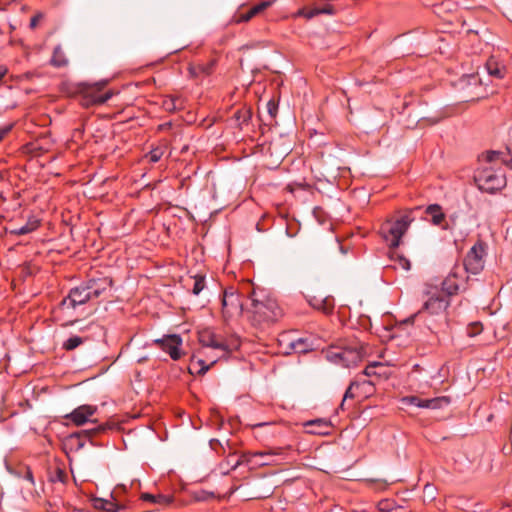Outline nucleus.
<instances>
[{
	"instance_id": "obj_1",
	"label": "nucleus",
	"mask_w": 512,
	"mask_h": 512,
	"mask_svg": "<svg viewBox=\"0 0 512 512\" xmlns=\"http://www.w3.org/2000/svg\"><path fill=\"white\" fill-rule=\"evenodd\" d=\"M496 160H500L512 168V130L506 152L488 151L479 158L481 166L476 171L474 179L478 188L487 193H495L506 186L504 172L500 168L492 166Z\"/></svg>"
},
{
	"instance_id": "obj_2",
	"label": "nucleus",
	"mask_w": 512,
	"mask_h": 512,
	"mask_svg": "<svg viewBox=\"0 0 512 512\" xmlns=\"http://www.w3.org/2000/svg\"><path fill=\"white\" fill-rule=\"evenodd\" d=\"M427 296L422 308L405 319L404 323H413L417 317H422L429 329H433V326H440L447 322V309L450 305V298L443 292L436 291L431 294L428 293Z\"/></svg>"
},
{
	"instance_id": "obj_3",
	"label": "nucleus",
	"mask_w": 512,
	"mask_h": 512,
	"mask_svg": "<svg viewBox=\"0 0 512 512\" xmlns=\"http://www.w3.org/2000/svg\"><path fill=\"white\" fill-rule=\"evenodd\" d=\"M249 311L254 326L270 325L283 316V311L274 298L266 295L259 297L255 292L251 299Z\"/></svg>"
},
{
	"instance_id": "obj_4",
	"label": "nucleus",
	"mask_w": 512,
	"mask_h": 512,
	"mask_svg": "<svg viewBox=\"0 0 512 512\" xmlns=\"http://www.w3.org/2000/svg\"><path fill=\"white\" fill-rule=\"evenodd\" d=\"M367 354V348L360 342H353L343 347H333L326 353L328 361L342 365L343 367H351L357 365Z\"/></svg>"
},
{
	"instance_id": "obj_5",
	"label": "nucleus",
	"mask_w": 512,
	"mask_h": 512,
	"mask_svg": "<svg viewBox=\"0 0 512 512\" xmlns=\"http://www.w3.org/2000/svg\"><path fill=\"white\" fill-rule=\"evenodd\" d=\"M412 221L411 214L406 213L396 220L385 221L381 225L379 233L391 248H397Z\"/></svg>"
},
{
	"instance_id": "obj_6",
	"label": "nucleus",
	"mask_w": 512,
	"mask_h": 512,
	"mask_svg": "<svg viewBox=\"0 0 512 512\" xmlns=\"http://www.w3.org/2000/svg\"><path fill=\"white\" fill-rule=\"evenodd\" d=\"M282 454V448H274L267 451L245 452L233 464L232 468L236 469L243 464L250 465L251 467L271 465L275 462L273 459L274 456Z\"/></svg>"
},
{
	"instance_id": "obj_7",
	"label": "nucleus",
	"mask_w": 512,
	"mask_h": 512,
	"mask_svg": "<svg viewBox=\"0 0 512 512\" xmlns=\"http://www.w3.org/2000/svg\"><path fill=\"white\" fill-rule=\"evenodd\" d=\"M243 312V302L236 288L228 287L223 292L222 313L225 319L240 316Z\"/></svg>"
},
{
	"instance_id": "obj_8",
	"label": "nucleus",
	"mask_w": 512,
	"mask_h": 512,
	"mask_svg": "<svg viewBox=\"0 0 512 512\" xmlns=\"http://www.w3.org/2000/svg\"><path fill=\"white\" fill-rule=\"evenodd\" d=\"M182 338L178 334H168L161 338L152 340L151 343L146 344L148 347L157 346L171 357L173 360H179L182 357Z\"/></svg>"
},
{
	"instance_id": "obj_9",
	"label": "nucleus",
	"mask_w": 512,
	"mask_h": 512,
	"mask_svg": "<svg viewBox=\"0 0 512 512\" xmlns=\"http://www.w3.org/2000/svg\"><path fill=\"white\" fill-rule=\"evenodd\" d=\"M486 244L482 241L475 243L464 258V266L467 272L478 274L484 267Z\"/></svg>"
},
{
	"instance_id": "obj_10",
	"label": "nucleus",
	"mask_w": 512,
	"mask_h": 512,
	"mask_svg": "<svg viewBox=\"0 0 512 512\" xmlns=\"http://www.w3.org/2000/svg\"><path fill=\"white\" fill-rule=\"evenodd\" d=\"M199 342L203 347H209L222 352V355L230 353L237 348L236 343H229L222 336L215 334L211 330H204L199 333Z\"/></svg>"
},
{
	"instance_id": "obj_11",
	"label": "nucleus",
	"mask_w": 512,
	"mask_h": 512,
	"mask_svg": "<svg viewBox=\"0 0 512 512\" xmlns=\"http://www.w3.org/2000/svg\"><path fill=\"white\" fill-rule=\"evenodd\" d=\"M93 300L91 293L84 283L72 288L68 295L61 301L60 308L62 310L76 309L80 305H84L88 301Z\"/></svg>"
},
{
	"instance_id": "obj_12",
	"label": "nucleus",
	"mask_w": 512,
	"mask_h": 512,
	"mask_svg": "<svg viewBox=\"0 0 512 512\" xmlns=\"http://www.w3.org/2000/svg\"><path fill=\"white\" fill-rule=\"evenodd\" d=\"M98 408L92 405H81L75 408L72 412L65 415V418L73 423L75 426H83L86 423H96L97 421L92 417L96 414Z\"/></svg>"
},
{
	"instance_id": "obj_13",
	"label": "nucleus",
	"mask_w": 512,
	"mask_h": 512,
	"mask_svg": "<svg viewBox=\"0 0 512 512\" xmlns=\"http://www.w3.org/2000/svg\"><path fill=\"white\" fill-rule=\"evenodd\" d=\"M279 342L280 345H286L287 349H289L285 350L286 354L291 352L304 354L313 350V343L307 338H292L288 333L281 335Z\"/></svg>"
},
{
	"instance_id": "obj_14",
	"label": "nucleus",
	"mask_w": 512,
	"mask_h": 512,
	"mask_svg": "<svg viewBox=\"0 0 512 512\" xmlns=\"http://www.w3.org/2000/svg\"><path fill=\"white\" fill-rule=\"evenodd\" d=\"M112 279L109 277L91 278L85 282L93 299L105 295L112 287Z\"/></svg>"
},
{
	"instance_id": "obj_15",
	"label": "nucleus",
	"mask_w": 512,
	"mask_h": 512,
	"mask_svg": "<svg viewBox=\"0 0 512 512\" xmlns=\"http://www.w3.org/2000/svg\"><path fill=\"white\" fill-rule=\"evenodd\" d=\"M106 81H101L98 83H95L93 87L88 90L87 96L89 99L87 100L86 104H102L108 101L112 97L111 92H106L104 94H99L101 89L106 85Z\"/></svg>"
},
{
	"instance_id": "obj_16",
	"label": "nucleus",
	"mask_w": 512,
	"mask_h": 512,
	"mask_svg": "<svg viewBox=\"0 0 512 512\" xmlns=\"http://www.w3.org/2000/svg\"><path fill=\"white\" fill-rule=\"evenodd\" d=\"M485 69L489 76L496 79H502L506 74V66L495 56H491L486 61Z\"/></svg>"
},
{
	"instance_id": "obj_17",
	"label": "nucleus",
	"mask_w": 512,
	"mask_h": 512,
	"mask_svg": "<svg viewBox=\"0 0 512 512\" xmlns=\"http://www.w3.org/2000/svg\"><path fill=\"white\" fill-rule=\"evenodd\" d=\"M307 432L315 435H326L331 428L330 422L326 419H314L305 422Z\"/></svg>"
},
{
	"instance_id": "obj_18",
	"label": "nucleus",
	"mask_w": 512,
	"mask_h": 512,
	"mask_svg": "<svg viewBox=\"0 0 512 512\" xmlns=\"http://www.w3.org/2000/svg\"><path fill=\"white\" fill-rule=\"evenodd\" d=\"M309 304L313 308L320 310L325 314L332 313V311L334 309V305H335L334 299L330 296H326V297H316L315 296L309 300Z\"/></svg>"
},
{
	"instance_id": "obj_19",
	"label": "nucleus",
	"mask_w": 512,
	"mask_h": 512,
	"mask_svg": "<svg viewBox=\"0 0 512 512\" xmlns=\"http://www.w3.org/2000/svg\"><path fill=\"white\" fill-rule=\"evenodd\" d=\"M425 213L427 216L431 218V223L435 226H441L444 224L445 221V214L442 211V208L438 204H431L429 205Z\"/></svg>"
},
{
	"instance_id": "obj_20",
	"label": "nucleus",
	"mask_w": 512,
	"mask_h": 512,
	"mask_svg": "<svg viewBox=\"0 0 512 512\" xmlns=\"http://www.w3.org/2000/svg\"><path fill=\"white\" fill-rule=\"evenodd\" d=\"M215 61L211 60L205 64H197L190 65L188 70L192 77H197L199 75H210L214 69Z\"/></svg>"
},
{
	"instance_id": "obj_21",
	"label": "nucleus",
	"mask_w": 512,
	"mask_h": 512,
	"mask_svg": "<svg viewBox=\"0 0 512 512\" xmlns=\"http://www.w3.org/2000/svg\"><path fill=\"white\" fill-rule=\"evenodd\" d=\"M271 5L270 1H263L254 7L250 8L246 13H242L239 15L238 21L239 22H247L250 19H252L254 16L259 14L260 12L264 11L266 8H268Z\"/></svg>"
},
{
	"instance_id": "obj_22",
	"label": "nucleus",
	"mask_w": 512,
	"mask_h": 512,
	"mask_svg": "<svg viewBox=\"0 0 512 512\" xmlns=\"http://www.w3.org/2000/svg\"><path fill=\"white\" fill-rule=\"evenodd\" d=\"M141 499L143 501H148L150 503L157 504V505H163V506L169 505L170 503H172V497L166 496L163 494L154 495V494H150V493H143L141 495Z\"/></svg>"
},
{
	"instance_id": "obj_23",
	"label": "nucleus",
	"mask_w": 512,
	"mask_h": 512,
	"mask_svg": "<svg viewBox=\"0 0 512 512\" xmlns=\"http://www.w3.org/2000/svg\"><path fill=\"white\" fill-rule=\"evenodd\" d=\"M94 506L97 509H102L106 512H118L121 506L114 500L97 498L94 500Z\"/></svg>"
},
{
	"instance_id": "obj_24",
	"label": "nucleus",
	"mask_w": 512,
	"mask_h": 512,
	"mask_svg": "<svg viewBox=\"0 0 512 512\" xmlns=\"http://www.w3.org/2000/svg\"><path fill=\"white\" fill-rule=\"evenodd\" d=\"M450 404V398L447 396H440L432 399H425V407L427 409H441Z\"/></svg>"
},
{
	"instance_id": "obj_25",
	"label": "nucleus",
	"mask_w": 512,
	"mask_h": 512,
	"mask_svg": "<svg viewBox=\"0 0 512 512\" xmlns=\"http://www.w3.org/2000/svg\"><path fill=\"white\" fill-rule=\"evenodd\" d=\"M68 61L65 57V54L61 48V46H56L53 51V55L51 58V64L55 67H63L67 65Z\"/></svg>"
},
{
	"instance_id": "obj_26",
	"label": "nucleus",
	"mask_w": 512,
	"mask_h": 512,
	"mask_svg": "<svg viewBox=\"0 0 512 512\" xmlns=\"http://www.w3.org/2000/svg\"><path fill=\"white\" fill-rule=\"evenodd\" d=\"M366 385L371 387V381L370 380H363V381H354V382H352L350 384V386L348 387V389L346 390L345 394H344V398H343V401L341 403V408H343L344 402L347 399L355 397V394L353 393L354 389H359L360 386H366Z\"/></svg>"
},
{
	"instance_id": "obj_27",
	"label": "nucleus",
	"mask_w": 512,
	"mask_h": 512,
	"mask_svg": "<svg viewBox=\"0 0 512 512\" xmlns=\"http://www.w3.org/2000/svg\"><path fill=\"white\" fill-rule=\"evenodd\" d=\"M38 226H39L38 220H31L28 223H26L25 225L12 230L11 233L15 234V235H26V234H29V233L35 231L38 228Z\"/></svg>"
},
{
	"instance_id": "obj_28",
	"label": "nucleus",
	"mask_w": 512,
	"mask_h": 512,
	"mask_svg": "<svg viewBox=\"0 0 512 512\" xmlns=\"http://www.w3.org/2000/svg\"><path fill=\"white\" fill-rule=\"evenodd\" d=\"M320 14H328L332 15L334 14V8L331 5H325L323 8H307V13L305 14V18L312 19L313 17L320 15Z\"/></svg>"
},
{
	"instance_id": "obj_29",
	"label": "nucleus",
	"mask_w": 512,
	"mask_h": 512,
	"mask_svg": "<svg viewBox=\"0 0 512 512\" xmlns=\"http://www.w3.org/2000/svg\"><path fill=\"white\" fill-rule=\"evenodd\" d=\"M85 341L84 338L74 335L65 340L62 344L63 349L67 351H71L79 347Z\"/></svg>"
},
{
	"instance_id": "obj_30",
	"label": "nucleus",
	"mask_w": 512,
	"mask_h": 512,
	"mask_svg": "<svg viewBox=\"0 0 512 512\" xmlns=\"http://www.w3.org/2000/svg\"><path fill=\"white\" fill-rule=\"evenodd\" d=\"M459 214L454 213L451 214L448 218V220L444 221V224L442 225L443 230H448L450 232H455L458 230V220H459Z\"/></svg>"
},
{
	"instance_id": "obj_31",
	"label": "nucleus",
	"mask_w": 512,
	"mask_h": 512,
	"mask_svg": "<svg viewBox=\"0 0 512 512\" xmlns=\"http://www.w3.org/2000/svg\"><path fill=\"white\" fill-rule=\"evenodd\" d=\"M193 287L192 293L194 295H199L205 288V276L203 275H195L192 277Z\"/></svg>"
},
{
	"instance_id": "obj_32",
	"label": "nucleus",
	"mask_w": 512,
	"mask_h": 512,
	"mask_svg": "<svg viewBox=\"0 0 512 512\" xmlns=\"http://www.w3.org/2000/svg\"><path fill=\"white\" fill-rule=\"evenodd\" d=\"M459 289V286L455 284L450 278H447L442 283V290L440 292H443L445 295L448 296V298L455 294Z\"/></svg>"
},
{
	"instance_id": "obj_33",
	"label": "nucleus",
	"mask_w": 512,
	"mask_h": 512,
	"mask_svg": "<svg viewBox=\"0 0 512 512\" xmlns=\"http://www.w3.org/2000/svg\"><path fill=\"white\" fill-rule=\"evenodd\" d=\"M402 402L407 405H413L419 408L425 407V399H421L417 396H406L402 399Z\"/></svg>"
},
{
	"instance_id": "obj_34",
	"label": "nucleus",
	"mask_w": 512,
	"mask_h": 512,
	"mask_svg": "<svg viewBox=\"0 0 512 512\" xmlns=\"http://www.w3.org/2000/svg\"><path fill=\"white\" fill-rule=\"evenodd\" d=\"M383 365L379 362H374L368 366H366V368L364 369L363 373L365 376H374V375H381V372H379L377 369L378 368H382Z\"/></svg>"
},
{
	"instance_id": "obj_35",
	"label": "nucleus",
	"mask_w": 512,
	"mask_h": 512,
	"mask_svg": "<svg viewBox=\"0 0 512 512\" xmlns=\"http://www.w3.org/2000/svg\"><path fill=\"white\" fill-rule=\"evenodd\" d=\"M460 84L462 85V87H464L465 85L467 86H477L478 84H480V79L477 75H474V74H471V75H465L461 81H460Z\"/></svg>"
},
{
	"instance_id": "obj_36",
	"label": "nucleus",
	"mask_w": 512,
	"mask_h": 512,
	"mask_svg": "<svg viewBox=\"0 0 512 512\" xmlns=\"http://www.w3.org/2000/svg\"><path fill=\"white\" fill-rule=\"evenodd\" d=\"M163 156V150L162 148H154L152 149L148 154H147V158L150 162L152 163H156L158 162L161 157Z\"/></svg>"
},
{
	"instance_id": "obj_37",
	"label": "nucleus",
	"mask_w": 512,
	"mask_h": 512,
	"mask_svg": "<svg viewBox=\"0 0 512 512\" xmlns=\"http://www.w3.org/2000/svg\"><path fill=\"white\" fill-rule=\"evenodd\" d=\"M396 261L398 265L405 271L410 270V261L402 255H397Z\"/></svg>"
},
{
	"instance_id": "obj_38",
	"label": "nucleus",
	"mask_w": 512,
	"mask_h": 512,
	"mask_svg": "<svg viewBox=\"0 0 512 512\" xmlns=\"http://www.w3.org/2000/svg\"><path fill=\"white\" fill-rule=\"evenodd\" d=\"M277 108H278V106L273 100L268 101L267 111L271 117H274L276 115Z\"/></svg>"
},
{
	"instance_id": "obj_39",
	"label": "nucleus",
	"mask_w": 512,
	"mask_h": 512,
	"mask_svg": "<svg viewBox=\"0 0 512 512\" xmlns=\"http://www.w3.org/2000/svg\"><path fill=\"white\" fill-rule=\"evenodd\" d=\"M108 428H109V426L107 424H98L96 427H94L93 429L89 430V433H91V434H99V433H102V432L106 431Z\"/></svg>"
},
{
	"instance_id": "obj_40",
	"label": "nucleus",
	"mask_w": 512,
	"mask_h": 512,
	"mask_svg": "<svg viewBox=\"0 0 512 512\" xmlns=\"http://www.w3.org/2000/svg\"><path fill=\"white\" fill-rule=\"evenodd\" d=\"M66 477L67 476H66L65 472L61 469H58L55 474L54 480L64 483L66 481Z\"/></svg>"
},
{
	"instance_id": "obj_41",
	"label": "nucleus",
	"mask_w": 512,
	"mask_h": 512,
	"mask_svg": "<svg viewBox=\"0 0 512 512\" xmlns=\"http://www.w3.org/2000/svg\"><path fill=\"white\" fill-rule=\"evenodd\" d=\"M12 125H4L0 127V142L10 132Z\"/></svg>"
},
{
	"instance_id": "obj_42",
	"label": "nucleus",
	"mask_w": 512,
	"mask_h": 512,
	"mask_svg": "<svg viewBox=\"0 0 512 512\" xmlns=\"http://www.w3.org/2000/svg\"><path fill=\"white\" fill-rule=\"evenodd\" d=\"M378 507L379 510L387 512L391 510V503L388 500H384L379 502Z\"/></svg>"
},
{
	"instance_id": "obj_43",
	"label": "nucleus",
	"mask_w": 512,
	"mask_h": 512,
	"mask_svg": "<svg viewBox=\"0 0 512 512\" xmlns=\"http://www.w3.org/2000/svg\"><path fill=\"white\" fill-rule=\"evenodd\" d=\"M23 479L28 481L31 485H34V477H33L31 470H29V469L26 470V472L24 473Z\"/></svg>"
},
{
	"instance_id": "obj_44",
	"label": "nucleus",
	"mask_w": 512,
	"mask_h": 512,
	"mask_svg": "<svg viewBox=\"0 0 512 512\" xmlns=\"http://www.w3.org/2000/svg\"><path fill=\"white\" fill-rule=\"evenodd\" d=\"M360 388L363 390V392H364L365 394H370V393H372V391H373V383L371 382V387H369L368 385H366V386H360V387H359V389H360Z\"/></svg>"
},
{
	"instance_id": "obj_45",
	"label": "nucleus",
	"mask_w": 512,
	"mask_h": 512,
	"mask_svg": "<svg viewBox=\"0 0 512 512\" xmlns=\"http://www.w3.org/2000/svg\"><path fill=\"white\" fill-rule=\"evenodd\" d=\"M199 364L201 365V369H200L199 373H202V374L206 373L209 369V366H205L204 365L205 362L203 360H199Z\"/></svg>"
},
{
	"instance_id": "obj_46",
	"label": "nucleus",
	"mask_w": 512,
	"mask_h": 512,
	"mask_svg": "<svg viewBox=\"0 0 512 512\" xmlns=\"http://www.w3.org/2000/svg\"><path fill=\"white\" fill-rule=\"evenodd\" d=\"M270 425H271L270 422H261V423H256V424L252 425V428H262V427H267Z\"/></svg>"
},
{
	"instance_id": "obj_47",
	"label": "nucleus",
	"mask_w": 512,
	"mask_h": 512,
	"mask_svg": "<svg viewBox=\"0 0 512 512\" xmlns=\"http://www.w3.org/2000/svg\"><path fill=\"white\" fill-rule=\"evenodd\" d=\"M38 20H39V16H34L31 18V21H30V26L32 28L36 27L37 26V23H38Z\"/></svg>"
},
{
	"instance_id": "obj_48",
	"label": "nucleus",
	"mask_w": 512,
	"mask_h": 512,
	"mask_svg": "<svg viewBox=\"0 0 512 512\" xmlns=\"http://www.w3.org/2000/svg\"><path fill=\"white\" fill-rule=\"evenodd\" d=\"M306 13H307V8H302V9H300V10L298 11V13H297V14H298L299 16H303V17H305V14H306Z\"/></svg>"
},
{
	"instance_id": "obj_49",
	"label": "nucleus",
	"mask_w": 512,
	"mask_h": 512,
	"mask_svg": "<svg viewBox=\"0 0 512 512\" xmlns=\"http://www.w3.org/2000/svg\"><path fill=\"white\" fill-rule=\"evenodd\" d=\"M220 468H221V473H223V474H227L229 472V469L227 468V466L223 467V464L220 466Z\"/></svg>"
},
{
	"instance_id": "obj_50",
	"label": "nucleus",
	"mask_w": 512,
	"mask_h": 512,
	"mask_svg": "<svg viewBox=\"0 0 512 512\" xmlns=\"http://www.w3.org/2000/svg\"><path fill=\"white\" fill-rule=\"evenodd\" d=\"M238 459H239V458H237L234 462H233V461L228 460V461H227V465H230V467H232V466H233V464H234ZM230 469H231V470H234L233 468H230Z\"/></svg>"
},
{
	"instance_id": "obj_51",
	"label": "nucleus",
	"mask_w": 512,
	"mask_h": 512,
	"mask_svg": "<svg viewBox=\"0 0 512 512\" xmlns=\"http://www.w3.org/2000/svg\"><path fill=\"white\" fill-rule=\"evenodd\" d=\"M249 117H250L249 116V112L248 111L244 112V119H243V121H247Z\"/></svg>"
},
{
	"instance_id": "obj_52",
	"label": "nucleus",
	"mask_w": 512,
	"mask_h": 512,
	"mask_svg": "<svg viewBox=\"0 0 512 512\" xmlns=\"http://www.w3.org/2000/svg\"><path fill=\"white\" fill-rule=\"evenodd\" d=\"M512 236V230H507V236L506 239H509ZM512 241V239H511Z\"/></svg>"
}]
</instances>
